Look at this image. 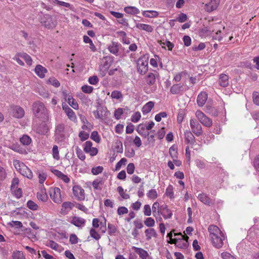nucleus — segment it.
Listing matches in <instances>:
<instances>
[{
  "label": "nucleus",
  "instance_id": "nucleus-19",
  "mask_svg": "<svg viewBox=\"0 0 259 259\" xmlns=\"http://www.w3.org/2000/svg\"><path fill=\"white\" fill-rule=\"evenodd\" d=\"M74 203L71 202H65L62 204V208L61 212L64 214H67L69 211H70L73 206H74Z\"/></svg>",
  "mask_w": 259,
  "mask_h": 259
},
{
  "label": "nucleus",
  "instance_id": "nucleus-64",
  "mask_svg": "<svg viewBox=\"0 0 259 259\" xmlns=\"http://www.w3.org/2000/svg\"><path fill=\"white\" fill-rule=\"evenodd\" d=\"M252 98L253 103L259 106V93L257 92H254L252 94Z\"/></svg>",
  "mask_w": 259,
  "mask_h": 259
},
{
  "label": "nucleus",
  "instance_id": "nucleus-29",
  "mask_svg": "<svg viewBox=\"0 0 259 259\" xmlns=\"http://www.w3.org/2000/svg\"><path fill=\"white\" fill-rule=\"evenodd\" d=\"M185 140L187 144H192L195 142V137L190 131L185 133Z\"/></svg>",
  "mask_w": 259,
  "mask_h": 259
},
{
  "label": "nucleus",
  "instance_id": "nucleus-54",
  "mask_svg": "<svg viewBox=\"0 0 259 259\" xmlns=\"http://www.w3.org/2000/svg\"><path fill=\"white\" fill-rule=\"evenodd\" d=\"M11 191L17 198H20L22 197V191L21 188H17Z\"/></svg>",
  "mask_w": 259,
  "mask_h": 259
},
{
  "label": "nucleus",
  "instance_id": "nucleus-63",
  "mask_svg": "<svg viewBox=\"0 0 259 259\" xmlns=\"http://www.w3.org/2000/svg\"><path fill=\"white\" fill-rule=\"evenodd\" d=\"M92 143L91 141H87L84 143V147L83 148L84 151L87 153H89L91 151V149L93 148Z\"/></svg>",
  "mask_w": 259,
  "mask_h": 259
},
{
  "label": "nucleus",
  "instance_id": "nucleus-17",
  "mask_svg": "<svg viewBox=\"0 0 259 259\" xmlns=\"http://www.w3.org/2000/svg\"><path fill=\"white\" fill-rule=\"evenodd\" d=\"M158 74L157 73H149L146 76L145 81L149 85H153L156 81V78L158 77Z\"/></svg>",
  "mask_w": 259,
  "mask_h": 259
},
{
  "label": "nucleus",
  "instance_id": "nucleus-26",
  "mask_svg": "<svg viewBox=\"0 0 259 259\" xmlns=\"http://www.w3.org/2000/svg\"><path fill=\"white\" fill-rule=\"evenodd\" d=\"M35 73L40 78H44L45 73L47 72V69L40 65H37L34 69Z\"/></svg>",
  "mask_w": 259,
  "mask_h": 259
},
{
  "label": "nucleus",
  "instance_id": "nucleus-57",
  "mask_svg": "<svg viewBox=\"0 0 259 259\" xmlns=\"http://www.w3.org/2000/svg\"><path fill=\"white\" fill-rule=\"evenodd\" d=\"M76 153L77 157L81 160L85 159V156L83 152L79 147H77L76 148Z\"/></svg>",
  "mask_w": 259,
  "mask_h": 259
},
{
  "label": "nucleus",
  "instance_id": "nucleus-47",
  "mask_svg": "<svg viewBox=\"0 0 259 259\" xmlns=\"http://www.w3.org/2000/svg\"><path fill=\"white\" fill-rule=\"evenodd\" d=\"M46 245L47 246L51 247L52 249L56 250H57L59 248L58 244L53 240H48Z\"/></svg>",
  "mask_w": 259,
  "mask_h": 259
},
{
  "label": "nucleus",
  "instance_id": "nucleus-31",
  "mask_svg": "<svg viewBox=\"0 0 259 259\" xmlns=\"http://www.w3.org/2000/svg\"><path fill=\"white\" fill-rule=\"evenodd\" d=\"M22 169L20 172L22 175L27 177L28 179H32L33 177L32 172L31 170L26 165L23 166Z\"/></svg>",
  "mask_w": 259,
  "mask_h": 259
},
{
  "label": "nucleus",
  "instance_id": "nucleus-37",
  "mask_svg": "<svg viewBox=\"0 0 259 259\" xmlns=\"http://www.w3.org/2000/svg\"><path fill=\"white\" fill-rule=\"evenodd\" d=\"M160 207V206L158 202H155L153 203V204L152 205V211L153 215L154 217H156V215H160V211H159Z\"/></svg>",
  "mask_w": 259,
  "mask_h": 259
},
{
  "label": "nucleus",
  "instance_id": "nucleus-53",
  "mask_svg": "<svg viewBox=\"0 0 259 259\" xmlns=\"http://www.w3.org/2000/svg\"><path fill=\"white\" fill-rule=\"evenodd\" d=\"M103 167L101 166L94 167L92 168V172L94 175H97L101 173L103 170Z\"/></svg>",
  "mask_w": 259,
  "mask_h": 259
},
{
  "label": "nucleus",
  "instance_id": "nucleus-20",
  "mask_svg": "<svg viewBox=\"0 0 259 259\" xmlns=\"http://www.w3.org/2000/svg\"><path fill=\"white\" fill-rule=\"evenodd\" d=\"M207 99V94L205 92L200 93L197 99V102L199 106L202 107L205 103Z\"/></svg>",
  "mask_w": 259,
  "mask_h": 259
},
{
  "label": "nucleus",
  "instance_id": "nucleus-35",
  "mask_svg": "<svg viewBox=\"0 0 259 259\" xmlns=\"http://www.w3.org/2000/svg\"><path fill=\"white\" fill-rule=\"evenodd\" d=\"M103 184L102 178H98L95 180L92 183V186L94 189L101 190L102 188L99 186L100 185Z\"/></svg>",
  "mask_w": 259,
  "mask_h": 259
},
{
  "label": "nucleus",
  "instance_id": "nucleus-11",
  "mask_svg": "<svg viewBox=\"0 0 259 259\" xmlns=\"http://www.w3.org/2000/svg\"><path fill=\"white\" fill-rule=\"evenodd\" d=\"M62 108L70 120L72 121L76 120L77 118L74 112L67 104H62Z\"/></svg>",
  "mask_w": 259,
  "mask_h": 259
},
{
  "label": "nucleus",
  "instance_id": "nucleus-32",
  "mask_svg": "<svg viewBox=\"0 0 259 259\" xmlns=\"http://www.w3.org/2000/svg\"><path fill=\"white\" fill-rule=\"evenodd\" d=\"M104 59L105 60V61L104 62L103 65V67L105 68V70L104 71V74L103 75H104L106 72L107 71V70L110 67L113 62L112 58L110 57H104Z\"/></svg>",
  "mask_w": 259,
  "mask_h": 259
},
{
  "label": "nucleus",
  "instance_id": "nucleus-18",
  "mask_svg": "<svg viewBox=\"0 0 259 259\" xmlns=\"http://www.w3.org/2000/svg\"><path fill=\"white\" fill-rule=\"evenodd\" d=\"M70 223L77 227H81L84 225L85 220L78 217H73Z\"/></svg>",
  "mask_w": 259,
  "mask_h": 259
},
{
  "label": "nucleus",
  "instance_id": "nucleus-62",
  "mask_svg": "<svg viewBox=\"0 0 259 259\" xmlns=\"http://www.w3.org/2000/svg\"><path fill=\"white\" fill-rule=\"evenodd\" d=\"M108 233L110 235L114 234L117 231V229L115 226L111 224H108Z\"/></svg>",
  "mask_w": 259,
  "mask_h": 259
},
{
  "label": "nucleus",
  "instance_id": "nucleus-34",
  "mask_svg": "<svg viewBox=\"0 0 259 259\" xmlns=\"http://www.w3.org/2000/svg\"><path fill=\"white\" fill-rule=\"evenodd\" d=\"M137 27L148 32H152L153 31V28L152 26L146 24L139 23L136 25Z\"/></svg>",
  "mask_w": 259,
  "mask_h": 259
},
{
  "label": "nucleus",
  "instance_id": "nucleus-13",
  "mask_svg": "<svg viewBox=\"0 0 259 259\" xmlns=\"http://www.w3.org/2000/svg\"><path fill=\"white\" fill-rule=\"evenodd\" d=\"M46 121L43 120V121L37 126L36 128V132L37 133L41 135H45L48 132L49 127L46 123Z\"/></svg>",
  "mask_w": 259,
  "mask_h": 259
},
{
  "label": "nucleus",
  "instance_id": "nucleus-25",
  "mask_svg": "<svg viewBox=\"0 0 259 259\" xmlns=\"http://www.w3.org/2000/svg\"><path fill=\"white\" fill-rule=\"evenodd\" d=\"M132 248L135 252L139 255L142 259H147L148 256V253L147 251L141 248H138L135 246H133Z\"/></svg>",
  "mask_w": 259,
  "mask_h": 259
},
{
  "label": "nucleus",
  "instance_id": "nucleus-4",
  "mask_svg": "<svg viewBox=\"0 0 259 259\" xmlns=\"http://www.w3.org/2000/svg\"><path fill=\"white\" fill-rule=\"evenodd\" d=\"M195 115L199 121L204 126L209 127L212 125V120L204 114L202 111L197 110Z\"/></svg>",
  "mask_w": 259,
  "mask_h": 259
},
{
  "label": "nucleus",
  "instance_id": "nucleus-50",
  "mask_svg": "<svg viewBox=\"0 0 259 259\" xmlns=\"http://www.w3.org/2000/svg\"><path fill=\"white\" fill-rule=\"evenodd\" d=\"M165 195L169 197L170 198H172L174 197V194L173 192V187L171 185L168 186L165 192Z\"/></svg>",
  "mask_w": 259,
  "mask_h": 259
},
{
  "label": "nucleus",
  "instance_id": "nucleus-36",
  "mask_svg": "<svg viewBox=\"0 0 259 259\" xmlns=\"http://www.w3.org/2000/svg\"><path fill=\"white\" fill-rule=\"evenodd\" d=\"M124 10L126 13L132 15H136L140 13L139 9L135 7H126L124 8Z\"/></svg>",
  "mask_w": 259,
  "mask_h": 259
},
{
  "label": "nucleus",
  "instance_id": "nucleus-1",
  "mask_svg": "<svg viewBox=\"0 0 259 259\" xmlns=\"http://www.w3.org/2000/svg\"><path fill=\"white\" fill-rule=\"evenodd\" d=\"M32 111L35 116L42 120H49L48 111L44 104L39 101L32 104Z\"/></svg>",
  "mask_w": 259,
  "mask_h": 259
},
{
  "label": "nucleus",
  "instance_id": "nucleus-49",
  "mask_svg": "<svg viewBox=\"0 0 259 259\" xmlns=\"http://www.w3.org/2000/svg\"><path fill=\"white\" fill-rule=\"evenodd\" d=\"M90 234L91 236L96 239V240H98L100 239L101 236L99 234V233L95 230V229L92 228L90 231Z\"/></svg>",
  "mask_w": 259,
  "mask_h": 259
},
{
  "label": "nucleus",
  "instance_id": "nucleus-59",
  "mask_svg": "<svg viewBox=\"0 0 259 259\" xmlns=\"http://www.w3.org/2000/svg\"><path fill=\"white\" fill-rule=\"evenodd\" d=\"M81 90L84 93L90 94L93 91V87L88 85H84L81 87Z\"/></svg>",
  "mask_w": 259,
  "mask_h": 259
},
{
  "label": "nucleus",
  "instance_id": "nucleus-10",
  "mask_svg": "<svg viewBox=\"0 0 259 259\" xmlns=\"http://www.w3.org/2000/svg\"><path fill=\"white\" fill-rule=\"evenodd\" d=\"M198 199L204 204L211 206L214 204V200L210 199L205 193H202L198 194Z\"/></svg>",
  "mask_w": 259,
  "mask_h": 259
},
{
  "label": "nucleus",
  "instance_id": "nucleus-8",
  "mask_svg": "<svg viewBox=\"0 0 259 259\" xmlns=\"http://www.w3.org/2000/svg\"><path fill=\"white\" fill-rule=\"evenodd\" d=\"M211 242L213 245L217 248H221L223 244V241L225 239L224 234L221 233V234L217 235L210 237Z\"/></svg>",
  "mask_w": 259,
  "mask_h": 259
},
{
  "label": "nucleus",
  "instance_id": "nucleus-48",
  "mask_svg": "<svg viewBox=\"0 0 259 259\" xmlns=\"http://www.w3.org/2000/svg\"><path fill=\"white\" fill-rule=\"evenodd\" d=\"M27 206L32 210H36L38 209V205L33 201L29 200L27 202Z\"/></svg>",
  "mask_w": 259,
  "mask_h": 259
},
{
  "label": "nucleus",
  "instance_id": "nucleus-27",
  "mask_svg": "<svg viewBox=\"0 0 259 259\" xmlns=\"http://www.w3.org/2000/svg\"><path fill=\"white\" fill-rule=\"evenodd\" d=\"M219 3L220 0H210L209 3L206 5L208 11L211 12L216 10Z\"/></svg>",
  "mask_w": 259,
  "mask_h": 259
},
{
  "label": "nucleus",
  "instance_id": "nucleus-39",
  "mask_svg": "<svg viewBox=\"0 0 259 259\" xmlns=\"http://www.w3.org/2000/svg\"><path fill=\"white\" fill-rule=\"evenodd\" d=\"M37 198L42 202H46L48 200V195L45 191L41 190L40 192L37 193Z\"/></svg>",
  "mask_w": 259,
  "mask_h": 259
},
{
  "label": "nucleus",
  "instance_id": "nucleus-45",
  "mask_svg": "<svg viewBox=\"0 0 259 259\" xmlns=\"http://www.w3.org/2000/svg\"><path fill=\"white\" fill-rule=\"evenodd\" d=\"M22 58H23L26 62V63L29 65H31L32 64V60L30 56H29L26 53H22L19 55Z\"/></svg>",
  "mask_w": 259,
  "mask_h": 259
},
{
  "label": "nucleus",
  "instance_id": "nucleus-28",
  "mask_svg": "<svg viewBox=\"0 0 259 259\" xmlns=\"http://www.w3.org/2000/svg\"><path fill=\"white\" fill-rule=\"evenodd\" d=\"M146 240L149 241L152 237H157V234L156 231L153 228H149L145 231Z\"/></svg>",
  "mask_w": 259,
  "mask_h": 259
},
{
  "label": "nucleus",
  "instance_id": "nucleus-33",
  "mask_svg": "<svg viewBox=\"0 0 259 259\" xmlns=\"http://www.w3.org/2000/svg\"><path fill=\"white\" fill-rule=\"evenodd\" d=\"M154 106V103L152 101H149L142 108V111L144 114L149 113Z\"/></svg>",
  "mask_w": 259,
  "mask_h": 259
},
{
  "label": "nucleus",
  "instance_id": "nucleus-23",
  "mask_svg": "<svg viewBox=\"0 0 259 259\" xmlns=\"http://www.w3.org/2000/svg\"><path fill=\"white\" fill-rule=\"evenodd\" d=\"M137 132L143 138H146L150 135V133L146 131L145 126L143 124H140L136 129Z\"/></svg>",
  "mask_w": 259,
  "mask_h": 259
},
{
  "label": "nucleus",
  "instance_id": "nucleus-43",
  "mask_svg": "<svg viewBox=\"0 0 259 259\" xmlns=\"http://www.w3.org/2000/svg\"><path fill=\"white\" fill-rule=\"evenodd\" d=\"M14 165L15 167V168L17 169V171H18L19 172H20L22 169L23 166H25V165L23 163L20 162L19 160H15L13 162Z\"/></svg>",
  "mask_w": 259,
  "mask_h": 259
},
{
  "label": "nucleus",
  "instance_id": "nucleus-7",
  "mask_svg": "<svg viewBox=\"0 0 259 259\" xmlns=\"http://www.w3.org/2000/svg\"><path fill=\"white\" fill-rule=\"evenodd\" d=\"M190 124L192 132L196 136H199L202 134V126L198 121L195 119H191Z\"/></svg>",
  "mask_w": 259,
  "mask_h": 259
},
{
  "label": "nucleus",
  "instance_id": "nucleus-51",
  "mask_svg": "<svg viewBox=\"0 0 259 259\" xmlns=\"http://www.w3.org/2000/svg\"><path fill=\"white\" fill-rule=\"evenodd\" d=\"M48 82L56 88H58L60 85L59 81L55 77L50 78L48 80Z\"/></svg>",
  "mask_w": 259,
  "mask_h": 259
},
{
  "label": "nucleus",
  "instance_id": "nucleus-30",
  "mask_svg": "<svg viewBox=\"0 0 259 259\" xmlns=\"http://www.w3.org/2000/svg\"><path fill=\"white\" fill-rule=\"evenodd\" d=\"M64 130L65 126L63 124H59L56 127L55 129L56 135L60 137V138L64 137Z\"/></svg>",
  "mask_w": 259,
  "mask_h": 259
},
{
  "label": "nucleus",
  "instance_id": "nucleus-40",
  "mask_svg": "<svg viewBox=\"0 0 259 259\" xmlns=\"http://www.w3.org/2000/svg\"><path fill=\"white\" fill-rule=\"evenodd\" d=\"M12 259H26L21 251H14L12 254Z\"/></svg>",
  "mask_w": 259,
  "mask_h": 259
},
{
  "label": "nucleus",
  "instance_id": "nucleus-16",
  "mask_svg": "<svg viewBox=\"0 0 259 259\" xmlns=\"http://www.w3.org/2000/svg\"><path fill=\"white\" fill-rule=\"evenodd\" d=\"M160 214L162 215L164 219L170 218L172 215L170 210L167 208V206L165 204L160 205Z\"/></svg>",
  "mask_w": 259,
  "mask_h": 259
},
{
  "label": "nucleus",
  "instance_id": "nucleus-2",
  "mask_svg": "<svg viewBox=\"0 0 259 259\" xmlns=\"http://www.w3.org/2000/svg\"><path fill=\"white\" fill-rule=\"evenodd\" d=\"M148 58L146 56L140 57L137 61V70L141 74H145L148 70Z\"/></svg>",
  "mask_w": 259,
  "mask_h": 259
},
{
  "label": "nucleus",
  "instance_id": "nucleus-42",
  "mask_svg": "<svg viewBox=\"0 0 259 259\" xmlns=\"http://www.w3.org/2000/svg\"><path fill=\"white\" fill-rule=\"evenodd\" d=\"M158 42L162 48H165V46H166L168 50H171L174 47V45L169 41H165V42H162L161 40H160Z\"/></svg>",
  "mask_w": 259,
  "mask_h": 259
},
{
  "label": "nucleus",
  "instance_id": "nucleus-9",
  "mask_svg": "<svg viewBox=\"0 0 259 259\" xmlns=\"http://www.w3.org/2000/svg\"><path fill=\"white\" fill-rule=\"evenodd\" d=\"M12 113L15 118H21L24 117L25 111L23 108L19 106L13 105L11 107Z\"/></svg>",
  "mask_w": 259,
  "mask_h": 259
},
{
  "label": "nucleus",
  "instance_id": "nucleus-41",
  "mask_svg": "<svg viewBox=\"0 0 259 259\" xmlns=\"http://www.w3.org/2000/svg\"><path fill=\"white\" fill-rule=\"evenodd\" d=\"M144 16L146 17H155L158 15V13L155 11H145L143 13Z\"/></svg>",
  "mask_w": 259,
  "mask_h": 259
},
{
  "label": "nucleus",
  "instance_id": "nucleus-22",
  "mask_svg": "<svg viewBox=\"0 0 259 259\" xmlns=\"http://www.w3.org/2000/svg\"><path fill=\"white\" fill-rule=\"evenodd\" d=\"M208 231L209 233L210 237L215 236L217 235L221 234V233H222L219 227H218L217 226L212 225H210L208 227Z\"/></svg>",
  "mask_w": 259,
  "mask_h": 259
},
{
  "label": "nucleus",
  "instance_id": "nucleus-58",
  "mask_svg": "<svg viewBox=\"0 0 259 259\" xmlns=\"http://www.w3.org/2000/svg\"><path fill=\"white\" fill-rule=\"evenodd\" d=\"M52 151L53 157L56 160H59L60 158V156L59 154L58 146L57 145H54L53 147Z\"/></svg>",
  "mask_w": 259,
  "mask_h": 259
},
{
  "label": "nucleus",
  "instance_id": "nucleus-3",
  "mask_svg": "<svg viewBox=\"0 0 259 259\" xmlns=\"http://www.w3.org/2000/svg\"><path fill=\"white\" fill-rule=\"evenodd\" d=\"M41 24L46 28L53 29L57 25V21L54 20L52 16L46 14L41 18Z\"/></svg>",
  "mask_w": 259,
  "mask_h": 259
},
{
  "label": "nucleus",
  "instance_id": "nucleus-61",
  "mask_svg": "<svg viewBox=\"0 0 259 259\" xmlns=\"http://www.w3.org/2000/svg\"><path fill=\"white\" fill-rule=\"evenodd\" d=\"M91 138L96 142L99 143L100 141V138L97 131H93L91 133Z\"/></svg>",
  "mask_w": 259,
  "mask_h": 259
},
{
  "label": "nucleus",
  "instance_id": "nucleus-21",
  "mask_svg": "<svg viewBox=\"0 0 259 259\" xmlns=\"http://www.w3.org/2000/svg\"><path fill=\"white\" fill-rule=\"evenodd\" d=\"M120 46V44L112 41V43L108 46V49L111 53L117 56Z\"/></svg>",
  "mask_w": 259,
  "mask_h": 259
},
{
  "label": "nucleus",
  "instance_id": "nucleus-12",
  "mask_svg": "<svg viewBox=\"0 0 259 259\" xmlns=\"http://www.w3.org/2000/svg\"><path fill=\"white\" fill-rule=\"evenodd\" d=\"M62 94L65 101L68 102L70 106L74 109H77L78 108V103L71 96L68 95L64 91L63 92Z\"/></svg>",
  "mask_w": 259,
  "mask_h": 259
},
{
  "label": "nucleus",
  "instance_id": "nucleus-46",
  "mask_svg": "<svg viewBox=\"0 0 259 259\" xmlns=\"http://www.w3.org/2000/svg\"><path fill=\"white\" fill-rule=\"evenodd\" d=\"M117 191L119 194L121 196V197L124 199H127L130 198V195L126 193H125L124 192L123 189L122 187L119 186L117 187Z\"/></svg>",
  "mask_w": 259,
  "mask_h": 259
},
{
  "label": "nucleus",
  "instance_id": "nucleus-44",
  "mask_svg": "<svg viewBox=\"0 0 259 259\" xmlns=\"http://www.w3.org/2000/svg\"><path fill=\"white\" fill-rule=\"evenodd\" d=\"M147 197L151 199H155L157 198L158 194L155 189H151L147 194Z\"/></svg>",
  "mask_w": 259,
  "mask_h": 259
},
{
  "label": "nucleus",
  "instance_id": "nucleus-14",
  "mask_svg": "<svg viewBox=\"0 0 259 259\" xmlns=\"http://www.w3.org/2000/svg\"><path fill=\"white\" fill-rule=\"evenodd\" d=\"M179 248L186 249L188 245V239L189 237L186 235H183L181 232H179Z\"/></svg>",
  "mask_w": 259,
  "mask_h": 259
},
{
  "label": "nucleus",
  "instance_id": "nucleus-52",
  "mask_svg": "<svg viewBox=\"0 0 259 259\" xmlns=\"http://www.w3.org/2000/svg\"><path fill=\"white\" fill-rule=\"evenodd\" d=\"M144 224L147 227H152L155 225V221L152 218H147L144 221Z\"/></svg>",
  "mask_w": 259,
  "mask_h": 259
},
{
  "label": "nucleus",
  "instance_id": "nucleus-38",
  "mask_svg": "<svg viewBox=\"0 0 259 259\" xmlns=\"http://www.w3.org/2000/svg\"><path fill=\"white\" fill-rule=\"evenodd\" d=\"M20 142L23 145H29L31 142V139L28 136L24 135L20 138Z\"/></svg>",
  "mask_w": 259,
  "mask_h": 259
},
{
  "label": "nucleus",
  "instance_id": "nucleus-5",
  "mask_svg": "<svg viewBox=\"0 0 259 259\" xmlns=\"http://www.w3.org/2000/svg\"><path fill=\"white\" fill-rule=\"evenodd\" d=\"M73 196L78 201H81L85 199V194L84 189L79 185H75L72 188Z\"/></svg>",
  "mask_w": 259,
  "mask_h": 259
},
{
  "label": "nucleus",
  "instance_id": "nucleus-6",
  "mask_svg": "<svg viewBox=\"0 0 259 259\" xmlns=\"http://www.w3.org/2000/svg\"><path fill=\"white\" fill-rule=\"evenodd\" d=\"M49 193L51 199L55 203H59L62 201L61 191L59 188H50Z\"/></svg>",
  "mask_w": 259,
  "mask_h": 259
},
{
  "label": "nucleus",
  "instance_id": "nucleus-60",
  "mask_svg": "<svg viewBox=\"0 0 259 259\" xmlns=\"http://www.w3.org/2000/svg\"><path fill=\"white\" fill-rule=\"evenodd\" d=\"M19 183V180L17 178H14L12 181V184L11 186V190H13L18 188V186Z\"/></svg>",
  "mask_w": 259,
  "mask_h": 259
},
{
  "label": "nucleus",
  "instance_id": "nucleus-24",
  "mask_svg": "<svg viewBox=\"0 0 259 259\" xmlns=\"http://www.w3.org/2000/svg\"><path fill=\"white\" fill-rule=\"evenodd\" d=\"M219 84L223 87H226L229 85V76L227 74L222 73L220 75L219 80Z\"/></svg>",
  "mask_w": 259,
  "mask_h": 259
},
{
  "label": "nucleus",
  "instance_id": "nucleus-15",
  "mask_svg": "<svg viewBox=\"0 0 259 259\" xmlns=\"http://www.w3.org/2000/svg\"><path fill=\"white\" fill-rule=\"evenodd\" d=\"M178 146L177 145H173L169 149V153L171 158L173 159V161L176 166L178 165Z\"/></svg>",
  "mask_w": 259,
  "mask_h": 259
},
{
  "label": "nucleus",
  "instance_id": "nucleus-55",
  "mask_svg": "<svg viewBox=\"0 0 259 259\" xmlns=\"http://www.w3.org/2000/svg\"><path fill=\"white\" fill-rule=\"evenodd\" d=\"M141 117V113L137 111L132 116L131 121L133 122H137L140 120Z\"/></svg>",
  "mask_w": 259,
  "mask_h": 259
},
{
  "label": "nucleus",
  "instance_id": "nucleus-56",
  "mask_svg": "<svg viewBox=\"0 0 259 259\" xmlns=\"http://www.w3.org/2000/svg\"><path fill=\"white\" fill-rule=\"evenodd\" d=\"M111 97L113 99H119L122 98L123 96L121 93L118 91H114L111 93Z\"/></svg>",
  "mask_w": 259,
  "mask_h": 259
}]
</instances>
